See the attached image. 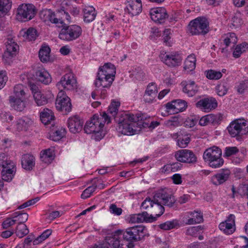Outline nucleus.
I'll return each mask as SVG.
<instances>
[{"mask_svg":"<svg viewBox=\"0 0 248 248\" xmlns=\"http://www.w3.org/2000/svg\"><path fill=\"white\" fill-rule=\"evenodd\" d=\"M175 202L174 196L168 189L165 188L158 191L153 199L146 198L142 202L141 208L152 213L150 215L155 217L156 220L164 212L165 208L162 204L172 207Z\"/></svg>","mask_w":248,"mask_h":248,"instance_id":"1","label":"nucleus"},{"mask_svg":"<svg viewBox=\"0 0 248 248\" xmlns=\"http://www.w3.org/2000/svg\"><path fill=\"white\" fill-rule=\"evenodd\" d=\"M100 116L99 117L98 115L94 114L90 120L86 122L84 128L86 133L93 134L94 139L97 141L101 140L105 135L102 130L104 124L111 123V118L106 112H103Z\"/></svg>","mask_w":248,"mask_h":248,"instance_id":"2","label":"nucleus"},{"mask_svg":"<svg viewBox=\"0 0 248 248\" xmlns=\"http://www.w3.org/2000/svg\"><path fill=\"white\" fill-rule=\"evenodd\" d=\"M149 122L143 115L125 112V135L131 136L140 133L142 128H150Z\"/></svg>","mask_w":248,"mask_h":248,"instance_id":"3","label":"nucleus"},{"mask_svg":"<svg viewBox=\"0 0 248 248\" xmlns=\"http://www.w3.org/2000/svg\"><path fill=\"white\" fill-rule=\"evenodd\" d=\"M115 66L110 63H105L99 68L94 85L97 88H108L112 83L115 78Z\"/></svg>","mask_w":248,"mask_h":248,"instance_id":"4","label":"nucleus"},{"mask_svg":"<svg viewBox=\"0 0 248 248\" xmlns=\"http://www.w3.org/2000/svg\"><path fill=\"white\" fill-rule=\"evenodd\" d=\"M121 103L118 100L112 99L108 107L107 113L110 114L113 117L116 124V129L121 136L124 134V110H119Z\"/></svg>","mask_w":248,"mask_h":248,"instance_id":"5","label":"nucleus"},{"mask_svg":"<svg viewBox=\"0 0 248 248\" xmlns=\"http://www.w3.org/2000/svg\"><path fill=\"white\" fill-rule=\"evenodd\" d=\"M203 159L212 168L221 167L224 163L222 157V151L217 146H213L205 150L203 154Z\"/></svg>","mask_w":248,"mask_h":248,"instance_id":"6","label":"nucleus"},{"mask_svg":"<svg viewBox=\"0 0 248 248\" xmlns=\"http://www.w3.org/2000/svg\"><path fill=\"white\" fill-rule=\"evenodd\" d=\"M227 130L232 138L240 140L248 133V123L245 120H234L228 126Z\"/></svg>","mask_w":248,"mask_h":248,"instance_id":"7","label":"nucleus"},{"mask_svg":"<svg viewBox=\"0 0 248 248\" xmlns=\"http://www.w3.org/2000/svg\"><path fill=\"white\" fill-rule=\"evenodd\" d=\"M124 232L118 230L106 237L105 242L95 244L91 248H108V245L113 248H124Z\"/></svg>","mask_w":248,"mask_h":248,"instance_id":"8","label":"nucleus"},{"mask_svg":"<svg viewBox=\"0 0 248 248\" xmlns=\"http://www.w3.org/2000/svg\"><path fill=\"white\" fill-rule=\"evenodd\" d=\"M188 29L192 35H205L209 31V22L204 17H197L189 22Z\"/></svg>","mask_w":248,"mask_h":248,"instance_id":"9","label":"nucleus"},{"mask_svg":"<svg viewBox=\"0 0 248 248\" xmlns=\"http://www.w3.org/2000/svg\"><path fill=\"white\" fill-rule=\"evenodd\" d=\"M81 33L82 29L79 26L77 25L67 26L64 24L62 26L59 37L61 40L71 41L78 38Z\"/></svg>","mask_w":248,"mask_h":248,"instance_id":"10","label":"nucleus"},{"mask_svg":"<svg viewBox=\"0 0 248 248\" xmlns=\"http://www.w3.org/2000/svg\"><path fill=\"white\" fill-rule=\"evenodd\" d=\"M35 7L32 4L23 3L18 7L16 18L20 21H27L32 19L36 14Z\"/></svg>","mask_w":248,"mask_h":248,"instance_id":"11","label":"nucleus"},{"mask_svg":"<svg viewBox=\"0 0 248 248\" xmlns=\"http://www.w3.org/2000/svg\"><path fill=\"white\" fill-rule=\"evenodd\" d=\"M55 104L57 109L64 114L71 110V100L63 91H60L58 93Z\"/></svg>","mask_w":248,"mask_h":248,"instance_id":"12","label":"nucleus"},{"mask_svg":"<svg viewBox=\"0 0 248 248\" xmlns=\"http://www.w3.org/2000/svg\"><path fill=\"white\" fill-rule=\"evenodd\" d=\"M77 80L74 74L72 73H69L65 74L61 78L56 86L61 91H62V89L71 91L77 88Z\"/></svg>","mask_w":248,"mask_h":248,"instance_id":"13","label":"nucleus"},{"mask_svg":"<svg viewBox=\"0 0 248 248\" xmlns=\"http://www.w3.org/2000/svg\"><path fill=\"white\" fill-rule=\"evenodd\" d=\"M6 50L3 54V58L5 62L10 64L11 59L15 57L19 50V46L15 40L12 38H8L5 42Z\"/></svg>","mask_w":248,"mask_h":248,"instance_id":"14","label":"nucleus"},{"mask_svg":"<svg viewBox=\"0 0 248 248\" xmlns=\"http://www.w3.org/2000/svg\"><path fill=\"white\" fill-rule=\"evenodd\" d=\"M160 58L162 62L168 66L174 67L180 65L182 62V58L177 52L161 53Z\"/></svg>","mask_w":248,"mask_h":248,"instance_id":"15","label":"nucleus"},{"mask_svg":"<svg viewBox=\"0 0 248 248\" xmlns=\"http://www.w3.org/2000/svg\"><path fill=\"white\" fill-rule=\"evenodd\" d=\"M175 157L179 162L187 163H195L197 157L194 153L189 150L181 149L175 152Z\"/></svg>","mask_w":248,"mask_h":248,"instance_id":"16","label":"nucleus"},{"mask_svg":"<svg viewBox=\"0 0 248 248\" xmlns=\"http://www.w3.org/2000/svg\"><path fill=\"white\" fill-rule=\"evenodd\" d=\"M144 228L142 226H135L126 229L127 235L125 239L127 241H138L144 235Z\"/></svg>","mask_w":248,"mask_h":248,"instance_id":"17","label":"nucleus"},{"mask_svg":"<svg viewBox=\"0 0 248 248\" xmlns=\"http://www.w3.org/2000/svg\"><path fill=\"white\" fill-rule=\"evenodd\" d=\"M125 12L131 16H137L141 12L142 3L141 0H126L125 3Z\"/></svg>","mask_w":248,"mask_h":248,"instance_id":"18","label":"nucleus"},{"mask_svg":"<svg viewBox=\"0 0 248 248\" xmlns=\"http://www.w3.org/2000/svg\"><path fill=\"white\" fill-rule=\"evenodd\" d=\"M218 227L224 233L232 234L235 230V216L230 214L225 221L219 224Z\"/></svg>","mask_w":248,"mask_h":248,"instance_id":"19","label":"nucleus"},{"mask_svg":"<svg viewBox=\"0 0 248 248\" xmlns=\"http://www.w3.org/2000/svg\"><path fill=\"white\" fill-rule=\"evenodd\" d=\"M150 15L153 21L159 23L164 22L166 18L168 17L167 10L163 7H157L151 9Z\"/></svg>","mask_w":248,"mask_h":248,"instance_id":"20","label":"nucleus"},{"mask_svg":"<svg viewBox=\"0 0 248 248\" xmlns=\"http://www.w3.org/2000/svg\"><path fill=\"white\" fill-rule=\"evenodd\" d=\"M67 123L70 132L76 133L82 130L84 122L79 117L75 115L69 118Z\"/></svg>","mask_w":248,"mask_h":248,"instance_id":"21","label":"nucleus"},{"mask_svg":"<svg viewBox=\"0 0 248 248\" xmlns=\"http://www.w3.org/2000/svg\"><path fill=\"white\" fill-rule=\"evenodd\" d=\"M217 102L215 98L212 97H207L199 100L196 103V106L205 111H209L217 107Z\"/></svg>","mask_w":248,"mask_h":248,"instance_id":"22","label":"nucleus"},{"mask_svg":"<svg viewBox=\"0 0 248 248\" xmlns=\"http://www.w3.org/2000/svg\"><path fill=\"white\" fill-rule=\"evenodd\" d=\"M156 220L155 217L149 215L147 212L134 214L130 216L129 219V223H141L143 222H152Z\"/></svg>","mask_w":248,"mask_h":248,"instance_id":"23","label":"nucleus"},{"mask_svg":"<svg viewBox=\"0 0 248 248\" xmlns=\"http://www.w3.org/2000/svg\"><path fill=\"white\" fill-rule=\"evenodd\" d=\"M158 91L155 83H150L147 86L143 97L145 102L152 103L155 99Z\"/></svg>","mask_w":248,"mask_h":248,"instance_id":"24","label":"nucleus"},{"mask_svg":"<svg viewBox=\"0 0 248 248\" xmlns=\"http://www.w3.org/2000/svg\"><path fill=\"white\" fill-rule=\"evenodd\" d=\"M230 173V170L228 169L221 170L212 177V183L216 186L222 184L229 179Z\"/></svg>","mask_w":248,"mask_h":248,"instance_id":"25","label":"nucleus"},{"mask_svg":"<svg viewBox=\"0 0 248 248\" xmlns=\"http://www.w3.org/2000/svg\"><path fill=\"white\" fill-rule=\"evenodd\" d=\"M27 99L14 96H9V97L11 107L18 111H22L26 108Z\"/></svg>","mask_w":248,"mask_h":248,"instance_id":"26","label":"nucleus"},{"mask_svg":"<svg viewBox=\"0 0 248 248\" xmlns=\"http://www.w3.org/2000/svg\"><path fill=\"white\" fill-rule=\"evenodd\" d=\"M183 86V92L188 96H194L198 92V87L194 81L189 80L182 82Z\"/></svg>","mask_w":248,"mask_h":248,"instance_id":"27","label":"nucleus"},{"mask_svg":"<svg viewBox=\"0 0 248 248\" xmlns=\"http://www.w3.org/2000/svg\"><path fill=\"white\" fill-rule=\"evenodd\" d=\"M35 78L38 81L45 85L49 84L52 81L50 75L44 68H40L36 71Z\"/></svg>","mask_w":248,"mask_h":248,"instance_id":"28","label":"nucleus"},{"mask_svg":"<svg viewBox=\"0 0 248 248\" xmlns=\"http://www.w3.org/2000/svg\"><path fill=\"white\" fill-rule=\"evenodd\" d=\"M221 117L222 116L220 114H208L202 117L199 121V124L201 126H205L210 124H215L221 121Z\"/></svg>","mask_w":248,"mask_h":248,"instance_id":"29","label":"nucleus"},{"mask_svg":"<svg viewBox=\"0 0 248 248\" xmlns=\"http://www.w3.org/2000/svg\"><path fill=\"white\" fill-rule=\"evenodd\" d=\"M19 34L23 37L24 40L28 41H34L38 36L37 30L32 27L21 30Z\"/></svg>","mask_w":248,"mask_h":248,"instance_id":"30","label":"nucleus"},{"mask_svg":"<svg viewBox=\"0 0 248 248\" xmlns=\"http://www.w3.org/2000/svg\"><path fill=\"white\" fill-rule=\"evenodd\" d=\"M40 117L42 122L45 125H47L54 121L55 116L51 109L45 108L40 111Z\"/></svg>","mask_w":248,"mask_h":248,"instance_id":"31","label":"nucleus"},{"mask_svg":"<svg viewBox=\"0 0 248 248\" xmlns=\"http://www.w3.org/2000/svg\"><path fill=\"white\" fill-rule=\"evenodd\" d=\"M83 12L84 22L89 23L95 19L96 16V12L93 7H86L83 9Z\"/></svg>","mask_w":248,"mask_h":248,"instance_id":"32","label":"nucleus"},{"mask_svg":"<svg viewBox=\"0 0 248 248\" xmlns=\"http://www.w3.org/2000/svg\"><path fill=\"white\" fill-rule=\"evenodd\" d=\"M191 217L189 218H186L184 222L186 225H192L197 223H201L203 222V216L201 212H191L189 213Z\"/></svg>","mask_w":248,"mask_h":248,"instance_id":"33","label":"nucleus"},{"mask_svg":"<svg viewBox=\"0 0 248 248\" xmlns=\"http://www.w3.org/2000/svg\"><path fill=\"white\" fill-rule=\"evenodd\" d=\"M22 168L27 170H31L35 164L34 157L30 154L24 155L21 159Z\"/></svg>","mask_w":248,"mask_h":248,"instance_id":"34","label":"nucleus"},{"mask_svg":"<svg viewBox=\"0 0 248 248\" xmlns=\"http://www.w3.org/2000/svg\"><path fill=\"white\" fill-rule=\"evenodd\" d=\"M40 158L43 162L46 164L51 163L55 158L54 150L53 149L48 148L41 151Z\"/></svg>","mask_w":248,"mask_h":248,"instance_id":"35","label":"nucleus"},{"mask_svg":"<svg viewBox=\"0 0 248 248\" xmlns=\"http://www.w3.org/2000/svg\"><path fill=\"white\" fill-rule=\"evenodd\" d=\"M27 91L26 87L22 84H17L14 86L13 95L10 96L16 97L24 99H28V97L26 91Z\"/></svg>","mask_w":248,"mask_h":248,"instance_id":"36","label":"nucleus"},{"mask_svg":"<svg viewBox=\"0 0 248 248\" xmlns=\"http://www.w3.org/2000/svg\"><path fill=\"white\" fill-rule=\"evenodd\" d=\"M11 6V0H0V22L3 20V17Z\"/></svg>","mask_w":248,"mask_h":248,"instance_id":"37","label":"nucleus"},{"mask_svg":"<svg viewBox=\"0 0 248 248\" xmlns=\"http://www.w3.org/2000/svg\"><path fill=\"white\" fill-rule=\"evenodd\" d=\"M230 27L232 29L239 28L243 24L242 15L240 12L234 13L231 17Z\"/></svg>","mask_w":248,"mask_h":248,"instance_id":"38","label":"nucleus"},{"mask_svg":"<svg viewBox=\"0 0 248 248\" xmlns=\"http://www.w3.org/2000/svg\"><path fill=\"white\" fill-rule=\"evenodd\" d=\"M31 123L32 121L28 117L19 119L16 122V128L18 131L27 130Z\"/></svg>","mask_w":248,"mask_h":248,"instance_id":"39","label":"nucleus"},{"mask_svg":"<svg viewBox=\"0 0 248 248\" xmlns=\"http://www.w3.org/2000/svg\"><path fill=\"white\" fill-rule=\"evenodd\" d=\"M196 59L193 54L189 55L185 62L184 68L188 71H191L195 68Z\"/></svg>","mask_w":248,"mask_h":248,"instance_id":"40","label":"nucleus"},{"mask_svg":"<svg viewBox=\"0 0 248 248\" xmlns=\"http://www.w3.org/2000/svg\"><path fill=\"white\" fill-rule=\"evenodd\" d=\"M130 73V77L131 78H134L137 80H142L145 77V74L142 70L140 67L132 68L129 71Z\"/></svg>","mask_w":248,"mask_h":248,"instance_id":"41","label":"nucleus"},{"mask_svg":"<svg viewBox=\"0 0 248 248\" xmlns=\"http://www.w3.org/2000/svg\"><path fill=\"white\" fill-rule=\"evenodd\" d=\"M50 49L48 46H43L39 52V57L42 62H47L50 59Z\"/></svg>","mask_w":248,"mask_h":248,"instance_id":"42","label":"nucleus"},{"mask_svg":"<svg viewBox=\"0 0 248 248\" xmlns=\"http://www.w3.org/2000/svg\"><path fill=\"white\" fill-rule=\"evenodd\" d=\"M14 162L8 159L7 156L4 154H0V170L11 167L14 169Z\"/></svg>","mask_w":248,"mask_h":248,"instance_id":"43","label":"nucleus"},{"mask_svg":"<svg viewBox=\"0 0 248 248\" xmlns=\"http://www.w3.org/2000/svg\"><path fill=\"white\" fill-rule=\"evenodd\" d=\"M248 49V44L243 42L236 46L233 52V56L235 58H239L242 53L246 52Z\"/></svg>","mask_w":248,"mask_h":248,"instance_id":"44","label":"nucleus"},{"mask_svg":"<svg viewBox=\"0 0 248 248\" xmlns=\"http://www.w3.org/2000/svg\"><path fill=\"white\" fill-rule=\"evenodd\" d=\"M34 100L38 106L45 105L47 103V98L41 92L35 93L33 95Z\"/></svg>","mask_w":248,"mask_h":248,"instance_id":"45","label":"nucleus"},{"mask_svg":"<svg viewBox=\"0 0 248 248\" xmlns=\"http://www.w3.org/2000/svg\"><path fill=\"white\" fill-rule=\"evenodd\" d=\"M13 218L15 219L16 222L18 224H24L28 218V214L26 213L17 211L13 214Z\"/></svg>","mask_w":248,"mask_h":248,"instance_id":"46","label":"nucleus"},{"mask_svg":"<svg viewBox=\"0 0 248 248\" xmlns=\"http://www.w3.org/2000/svg\"><path fill=\"white\" fill-rule=\"evenodd\" d=\"M29 231L25 224H18L15 233L17 237L21 238L28 234Z\"/></svg>","mask_w":248,"mask_h":248,"instance_id":"47","label":"nucleus"},{"mask_svg":"<svg viewBox=\"0 0 248 248\" xmlns=\"http://www.w3.org/2000/svg\"><path fill=\"white\" fill-rule=\"evenodd\" d=\"M205 75L207 78L211 80H217L222 77V74L220 72L212 69L205 71Z\"/></svg>","mask_w":248,"mask_h":248,"instance_id":"48","label":"nucleus"},{"mask_svg":"<svg viewBox=\"0 0 248 248\" xmlns=\"http://www.w3.org/2000/svg\"><path fill=\"white\" fill-rule=\"evenodd\" d=\"M51 230H45L40 235L33 241V245H38L47 238L51 234Z\"/></svg>","mask_w":248,"mask_h":248,"instance_id":"49","label":"nucleus"},{"mask_svg":"<svg viewBox=\"0 0 248 248\" xmlns=\"http://www.w3.org/2000/svg\"><path fill=\"white\" fill-rule=\"evenodd\" d=\"M13 167L3 169L1 171L2 179L3 180L8 182L12 180L13 177Z\"/></svg>","mask_w":248,"mask_h":248,"instance_id":"50","label":"nucleus"},{"mask_svg":"<svg viewBox=\"0 0 248 248\" xmlns=\"http://www.w3.org/2000/svg\"><path fill=\"white\" fill-rule=\"evenodd\" d=\"M65 134V129L63 128H61L55 132H53L50 136V138L53 141H58L60 140Z\"/></svg>","mask_w":248,"mask_h":248,"instance_id":"51","label":"nucleus"},{"mask_svg":"<svg viewBox=\"0 0 248 248\" xmlns=\"http://www.w3.org/2000/svg\"><path fill=\"white\" fill-rule=\"evenodd\" d=\"M237 41V37L235 34L233 32L228 33L224 40V43L226 46H228L231 44H235Z\"/></svg>","mask_w":248,"mask_h":248,"instance_id":"52","label":"nucleus"},{"mask_svg":"<svg viewBox=\"0 0 248 248\" xmlns=\"http://www.w3.org/2000/svg\"><path fill=\"white\" fill-rule=\"evenodd\" d=\"M177 224V222L174 221H169L159 225V228L164 230H169L175 227Z\"/></svg>","mask_w":248,"mask_h":248,"instance_id":"53","label":"nucleus"},{"mask_svg":"<svg viewBox=\"0 0 248 248\" xmlns=\"http://www.w3.org/2000/svg\"><path fill=\"white\" fill-rule=\"evenodd\" d=\"M96 189V186H92L88 187L82 192L81 197L82 199H87L89 198L91 194L93 193Z\"/></svg>","mask_w":248,"mask_h":248,"instance_id":"54","label":"nucleus"},{"mask_svg":"<svg viewBox=\"0 0 248 248\" xmlns=\"http://www.w3.org/2000/svg\"><path fill=\"white\" fill-rule=\"evenodd\" d=\"M217 93L220 96L225 95L228 91V88L224 84H220L216 86V88Z\"/></svg>","mask_w":248,"mask_h":248,"instance_id":"55","label":"nucleus"},{"mask_svg":"<svg viewBox=\"0 0 248 248\" xmlns=\"http://www.w3.org/2000/svg\"><path fill=\"white\" fill-rule=\"evenodd\" d=\"M239 152V149L236 147H227L225 148L224 155L230 156L235 155Z\"/></svg>","mask_w":248,"mask_h":248,"instance_id":"56","label":"nucleus"},{"mask_svg":"<svg viewBox=\"0 0 248 248\" xmlns=\"http://www.w3.org/2000/svg\"><path fill=\"white\" fill-rule=\"evenodd\" d=\"M170 32L171 30L170 29H165L164 31L163 41L167 46H171L170 37Z\"/></svg>","mask_w":248,"mask_h":248,"instance_id":"57","label":"nucleus"},{"mask_svg":"<svg viewBox=\"0 0 248 248\" xmlns=\"http://www.w3.org/2000/svg\"><path fill=\"white\" fill-rule=\"evenodd\" d=\"M179 118L177 117H172L170 119L166 122V125L170 127H177L179 125Z\"/></svg>","mask_w":248,"mask_h":248,"instance_id":"58","label":"nucleus"},{"mask_svg":"<svg viewBox=\"0 0 248 248\" xmlns=\"http://www.w3.org/2000/svg\"><path fill=\"white\" fill-rule=\"evenodd\" d=\"M174 101L175 103V105H177V106H178L179 108L178 109H176L175 111H176V113H178L179 112L183 111L186 109L187 105L185 101L181 100H177Z\"/></svg>","mask_w":248,"mask_h":248,"instance_id":"59","label":"nucleus"},{"mask_svg":"<svg viewBox=\"0 0 248 248\" xmlns=\"http://www.w3.org/2000/svg\"><path fill=\"white\" fill-rule=\"evenodd\" d=\"M201 226H199L197 227H191L188 228L186 232L187 235H189L193 236H196L197 232L200 230Z\"/></svg>","mask_w":248,"mask_h":248,"instance_id":"60","label":"nucleus"},{"mask_svg":"<svg viewBox=\"0 0 248 248\" xmlns=\"http://www.w3.org/2000/svg\"><path fill=\"white\" fill-rule=\"evenodd\" d=\"M177 105H175L174 101L169 102L166 104V108L168 112L172 111L173 113H176V109H179Z\"/></svg>","mask_w":248,"mask_h":248,"instance_id":"61","label":"nucleus"},{"mask_svg":"<svg viewBox=\"0 0 248 248\" xmlns=\"http://www.w3.org/2000/svg\"><path fill=\"white\" fill-rule=\"evenodd\" d=\"M8 78L6 76L5 71H0V89L4 87L6 81H7Z\"/></svg>","mask_w":248,"mask_h":248,"instance_id":"62","label":"nucleus"},{"mask_svg":"<svg viewBox=\"0 0 248 248\" xmlns=\"http://www.w3.org/2000/svg\"><path fill=\"white\" fill-rule=\"evenodd\" d=\"M16 223L15 219L13 217V218H7L2 222V226L3 229H6L14 225Z\"/></svg>","mask_w":248,"mask_h":248,"instance_id":"63","label":"nucleus"},{"mask_svg":"<svg viewBox=\"0 0 248 248\" xmlns=\"http://www.w3.org/2000/svg\"><path fill=\"white\" fill-rule=\"evenodd\" d=\"M248 88V82L246 81H242L239 83L237 87V91L239 93H243L244 91Z\"/></svg>","mask_w":248,"mask_h":248,"instance_id":"64","label":"nucleus"}]
</instances>
